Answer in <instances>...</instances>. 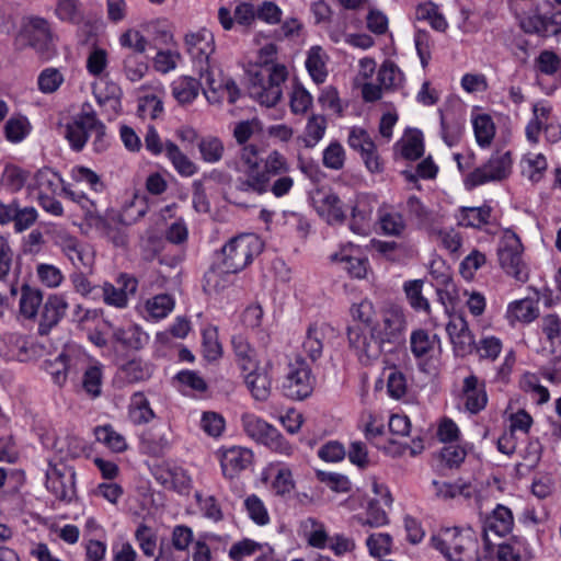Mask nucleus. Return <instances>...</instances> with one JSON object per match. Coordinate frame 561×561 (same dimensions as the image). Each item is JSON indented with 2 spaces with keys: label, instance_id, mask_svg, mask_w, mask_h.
<instances>
[{
  "label": "nucleus",
  "instance_id": "nucleus-1",
  "mask_svg": "<svg viewBox=\"0 0 561 561\" xmlns=\"http://www.w3.org/2000/svg\"><path fill=\"white\" fill-rule=\"evenodd\" d=\"M350 311L353 320L364 325L347 330L348 343L360 357L376 359L404 340L408 323L402 306L389 301L376 309L369 299H363Z\"/></svg>",
  "mask_w": 561,
  "mask_h": 561
},
{
  "label": "nucleus",
  "instance_id": "nucleus-2",
  "mask_svg": "<svg viewBox=\"0 0 561 561\" xmlns=\"http://www.w3.org/2000/svg\"><path fill=\"white\" fill-rule=\"evenodd\" d=\"M260 148L255 144L241 146L239 158L244 167V175L239 176L234 182L238 192H262L266 187L268 175H280L290 171V164L286 157L278 150H272L262 160V168L259 163Z\"/></svg>",
  "mask_w": 561,
  "mask_h": 561
},
{
  "label": "nucleus",
  "instance_id": "nucleus-3",
  "mask_svg": "<svg viewBox=\"0 0 561 561\" xmlns=\"http://www.w3.org/2000/svg\"><path fill=\"white\" fill-rule=\"evenodd\" d=\"M432 546L446 561H488L476 557L478 540L471 528L445 527L431 538Z\"/></svg>",
  "mask_w": 561,
  "mask_h": 561
},
{
  "label": "nucleus",
  "instance_id": "nucleus-4",
  "mask_svg": "<svg viewBox=\"0 0 561 561\" xmlns=\"http://www.w3.org/2000/svg\"><path fill=\"white\" fill-rule=\"evenodd\" d=\"M250 96L266 107L275 106L282 99L283 85L288 77L284 65H261L249 72Z\"/></svg>",
  "mask_w": 561,
  "mask_h": 561
},
{
  "label": "nucleus",
  "instance_id": "nucleus-5",
  "mask_svg": "<svg viewBox=\"0 0 561 561\" xmlns=\"http://www.w3.org/2000/svg\"><path fill=\"white\" fill-rule=\"evenodd\" d=\"M241 423L245 434L257 444L283 456L289 457L294 454V446L285 439L280 432L257 415L245 413L241 417Z\"/></svg>",
  "mask_w": 561,
  "mask_h": 561
},
{
  "label": "nucleus",
  "instance_id": "nucleus-6",
  "mask_svg": "<svg viewBox=\"0 0 561 561\" xmlns=\"http://www.w3.org/2000/svg\"><path fill=\"white\" fill-rule=\"evenodd\" d=\"M263 250L260 238L253 233L237 236L227 242L221 250V263L228 271L239 273L248 266L253 257Z\"/></svg>",
  "mask_w": 561,
  "mask_h": 561
},
{
  "label": "nucleus",
  "instance_id": "nucleus-7",
  "mask_svg": "<svg viewBox=\"0 0 561 561\" xmlns=\"http://www.w3.org/2000/svg\"><path fill=\"white\" fill-rule=\"evenodd\" d=\"M497 259L505 273L520 283L528 279V267L523 260V244L512 230H504L497 245Z\"/></svg>",
  "mask_w": 561,
  "mask_h": 561
},
{
  "label": "nucleus",
  "instance_id": "nucleus-8",
  "mask_svg": "<svg viewBox=\"0 0 561 561\" xmlns=\"http://www.w3.org/2000/svg\"><path fill=\"white\" fill-rule=\"evenodd\" d=\"M314 381L309 364L298 355L288 363L282 388L286 397L304 400L312 393Z\"/></svg>",
  "mask_w": 561,
  "mask_h": 561
},
{
  "label": "nucleus",
  "instance_id": "nucleus-9",
  "mask_svg": "<svg viewBox=\"0 0 561 561\" xmlns=\"http://www.w3.org/2000/svg\"><path fill=\"white\" fill-rule=\"evenodd\" d=\"M512 165L511 152L496 150L484 164L466 176L465 185L467 188H473L489 182L502 181L511 174Z\"/></svg>",
  "mask_w": 561,
  "mask_h": 561
},
{
  "label": "nucleus",
  "instance_id": "nucleus-10",
  "mask_svg": "<svg viewBox=\"0 0 561 561\" xmlns=\"http://www.w3.org/2000/svg\"><path fill=\"white\" fill-rule=\"evenodd\" d=\"M184 44L194 66L199 71L203 80V72H213L210 69V56L215 51L214 35L207 28H201L185 35Z\"/></svg>",
  "mask_w": 561,
  "mask_h": 561
},
{
  "label": "nucleus",
  "instance_id": "nucleus-11",
  "mask_svg": "<svg viewBox=\"0 0 561 561\" xmlns=\"http://www.w3.org/2000/svg\"><path fill=\"white\" fill-rule=\"evenodd\" d=\"M25 38L27 45L32 47L42 58L49 59L53 54V33L47 20L41 16H30L23 24L20 36Z\"/></svg>",
  "mask_w": 561,
  "mask_h": 561
},
{
  "label": "nucleus",
  "instance_id": "nucleus-12",
  "mask_svg": "<svg viewBox=\"0 0 561 561\" xmlns=\"http://www.w3.org/2000/svg\"><path fill=\"white\" fill-rule=\"evenodd\" d=\"M331 262L341 267L353 278L366 277L369 262L362 248L352 242L341 244L339 250L330 255Z\"/></svg>",
  "mask_w": 561,
  "mask_h": 561
},
{
  "label": "nucleus",
  "instance_id": "nucleus-13",
  "mask_svg": "<svg viewBox=\"0 0 561 561\" xmlns=\"http://www.w3.org/2000/svg\"><path fill=\"white\" fill-rule=\"evenodd\" d=\"M221 471L225 478L233 479L253 462L251 449L241 446H231L218 450Z\"/></svg>",
  "mask_w": 561,
  "mask_h": 561
},
{
  "label": "nucleus",
  "instance_id": "nucleus-14",
  "mask_svg": "<svg viewBox=\"0 0 561 561\" xmlns=\"http://www.w3.org/2000/svg\"><path fill=\"white\" fill-rule=\"evenodd\" d=\"M76 472L72 468L51 467L47 471L46 486L56 499L71 501L76 494Z\"/></svg>",
  "mask_w": 561,
  "mask_h": 561
},
{
  "label": "nucleus",
  "instance_id": "nucleus-15",
  "mask_svg": "<svg viewBox=\"0 0 561 561\" xmlns=\"http://www.w3.org/2000/svg\"><path fill=\"white\" fill-rule=\"evenodd\" d=\"M205 88L204 95L209 103H220L227 99L230 104L237 102L240 96V90L232 79L216 78L213 72H203Z\"/></svg>",
  "mask_w": 561,
  "mask_h": 561
},
{
  "label": "nucleus",
  "instance_id": "nucleus-16",
  "mask_svg": "<svg viewBox=\"0 0 561 561\" xmlns=\"http://www.w3.org/2000/svg\"><path fill=\"white\" fill-rule=\"evenodd\" d=\"M243 381L252 398L256 401H266L272 393L271 363L264 366L257 365L242 371Z\"/></svg>",
  "mask_w": 561,
  "mask_h": 561
},
{
  "label": "nucleus",
  "instance_id": "nucleus-17",
  "mask_svg": "<svg viewBox=\"0 0 561 561\" xmlns=\"http://www.w3.org/2000/svg\"><path fill=\"white\" fill-rule=\"evenodd\" d=\"M446 331L457 355L465 356L474 350V336L462 314L450 316Z\"/></svg>",
  "mask_w": 561,
  "mask_h": 561
},
{
  "label": "nucleus",
  "instance_id": "nucleus-18",
  "mask_svg": "<svg viewBox=\"0 0 561 561\" xmlns=\"http://www.w3.org/2000/svg\"><path fill=\"white\" fill-rule=\"evenodd\" d=\"M117 284L118 287L111 283H104L100 287L99 296H102L104 302L108 306L125 308L128 304V297L136 293L138 282L130 275L121 274L117 278Z\"/></svg>",
  "mask_w": 561,
  "mask_h": 561
},
{
  "label": "nucleus",
  "instance_id": "nucleus-19",
  "mask_svg": "<svg viewBox=\"0 0 561 561\" xmlns=\"http://www.w3.org/2000/svg\"><path fill=\"white\" fill-rule=\"evenodd\" d=\"M334 336V329L324 322H314L308 325L301 343L302 352L316 362L322 356L325 342Z\"/></svg>",
  "mask_w": 561,
  "mask_h": 561
},
{
  "label": "nucleus",
  "instance_id": "nucleus-20",
  "mask_svg": "<svg viewBox=\"0 0 561 561\" xmlns=\"http://www.w3.org/2000/svg\"><path fill=\"white\" fill-rule=\"evenodd\" d=\"M94 228L102 237L111 241L115 247H125L127 244V234L121 224V215L108 214L102 216L98 214L88 224Z\"/></svg>",
  "mask_w": 561,
  "mask_h": 561
},
{
  "label": "nucleus",
  "instance_id": "nucleus-21",
  "mask_svg": "<svg viewBox=\"0 0 561 561\" xmlns=\"http://www.w3.org/2000/svg\"><path fill=\"white\" fill-rule=\"evenodd\" d=\"M461 392L465 408L470 413L477 414L486 407L485 383L477 376L470 375L463 379Z\"/></svg>",
  "mask_w": 561,
  "mask_h": 561
},
{
  "label": "nucleus",
  "instance_id": "nucleus-22",
  "mask_svg": "<svg viewBox=\"0 0 561 561\" xmlns=\"http://www.w3.org/2000/svg\"><path fill=\"white\" fill-rule=\"evenodd\" d=\"M380 230L386 236L401 237L407 230V220L398 207L383 203L377 210Z\"/></svg>",
  "mask_w": 561,
  "mask_h": 561
},
{
  "label": "nucleus",
  "instance_id": "nucleus-23",
  "mask_svg": "<svg viewBox=\"0 0 561 561\" xmlns=\"http://www.w3.org/2000/svg\"><path fill=\"white\" fill-rule=\"evenodd\" d=\"M514 526V517L511 510L499 504L483 520V534L489 541L491 534L503 537L511 533Z\"/></svg>",
  "mask_w": 561,
  "mask_h": 561
},
{
  "label": "nucleus",
  "instance_id": "nucleus-24",
  "mask_svg": "<svg viewBox=\"0 0 561 561\" xmlns=\"http://www.w3.org/2000/svg\"><path fill=\"white\" fill-rule=\"evenodd\" d=\"M67 309L68 302L62 295H50L44 305L38 327L39 333L47 334L64 318Z\"/></svg>",
  "mask_w": 561,
  "mask_h": 561
},
{
  "label": "nucleus",
  "instance_id": "nucleus-25",
  "mask_svg": "<svg viewBox=\"0 0 561 561\" xmlns=\"http://www.w3.org/2000/svg\"><path fill=\"white\" fill-rule=\"evenodd\" d=\"M56 244L73 266L79 268L80 266L88 267L91 264L84 247L77 237L59 232L56 236Z\"/></svg>",
  "mask_w": 561,
  "mask_h": 561
},
{
  "label": "nucleus",
  "instance_id": "nucleus-26",
  "mask_svg": "<svg viewBox=\"0 0 561 561\" xmlns=\"http://www.w3.org/2000/svg\"><path fill=\"white\" fill-rule=\"evenodd\" d=\"M440 340L437 334H431L424 329L412 331L410 335V350L419 360H426L434 355Z\"/></svg>",
  "mask_w": 561,
  "mask_h": 561
},
{
  "label": "nucleus",
  "instance_id": "nucleus-27",
  "mask_svg": "<svg viewBox=\"0 0 561 561\" xmlns=\"http://www.w3.org/2000/svg\"><path fill=\"white\" fill-rule=\"evenodd\" d=\"M539 313L537 300L523 298L508 304L505 317L513 325L516 322L530 323L539 317Z\"/></svg>",
  "mask_w": 561,
  "mask_h": 561
},
{
  "label": "nucleus",
  "instance_id": "nucleus-28",
  "mask_svg": "<svg viewBox=\"0 0 561 561\" xmlns=\"http://www.w3.org/2000/svg\"><path fill=\"white\" fill-rule=\"evenodd\" d=\"M492 207L483 204L479 207H460L456 218L458 225L466 228L481 229L492 224Z\"/></svg>",
  "mask_w": 561,
  "mask_h": 561
},
{
  "label": "nucleus",
  "instance_id": "nucleus-29",
  "mask_svg": "<svg viewBox=\"0 0 561 561\" xmlns=\"http://www.w3.org/2000/svg\"><path fill=\"white\" fill-rule=\"evenodd\" d=\"M401 209L407 224L410 222L417 228L424 227L431 221L432 213L430 208L415 195H410L407 199L400 203Z\"/></svg>",
  "mask_w": 561,
  "mask_h": 561
},
{
  "label": "nucleus",
  "instance_id": "nucleus-30",
  "mask_svg": "<svg viewBox=\"0 0 561 561\" xmlns=\"http://www.w3.org/2000/svg\"><path fill=\"white\" fill-rule=\"evenodd\" d=\"M232 351L236 363L241 371L249 370L260 365L255 348L249 343L242 334H236L231 339Z\"/></svg>",
  "mask_w": 561,
  "mask_h": 561
},
{
  "label": "nucleus",
  "instance_id": "nucleus-31",
  "mask_svg": "<svg viewBox=\"0 0 561 561\" xmlns=\"http://www.w3.org/2000/svg\"><path fill=\"white\" fill-rule=\"evenodd\" d=\"M328 54L321 46H312L307 53L306 68L316 83H323L328 77Z\"/></svg>",
  "mask_w": 561,
  "mask_h": 561
},
{
  "label": "nucleus",
  "instance_id": "nucleus-32",
  "mask_svg": "<svg viewBox=\"0 0 561 561\" xmlns=\"http://www.w3.org/2000/svg\"><path fill=\"white\" fill-rule=\"evenodd\" d=\"M236 272H230L225 264H214L205 274L204 288L210 293H220L228 288L234 280Z\"/></svg>",
  "mask_w": 561,
  "mask_h": 561
},
{
  "label": "nucleus",
  "instance_id": "nucleus-33",
  "mask_svg": "<svg viewBox=\"0 0 561 561\" xmlns=\"http://www.w3.org/2000/svg\"><path fill=\"white\" fill-rule=\"evenodd\" d=\"M530 557L529 545L524 538L514 537L497 546L496 558L499 561H523Z\"/></svg>",
  "mask_w": 561,
  "mask_h": 561
},
{
  "label": "nucleus",
  "instance_id": "nucleus-34",
  "mask_svg": "<svg viewBox=\"0 0 561 561\" xmlns=\"http://www.w3.org/2000/svg\"><path fill=\"white\" fill-rule=\"evenodd\" d=\"M113 336L124 347L136 351L142 348L149 342V335L136 324L116 328Z\"/></svg>",
  "mask_w": 561,
  "mask_h": 561
},
{
  "label": "nucleus",
  "instance_id": "nucleus-35",
  "mask_svg": "<svg viewBox=\"0 0 561 561\" xmlns=\"http://www.w3.org/2000/svg\"><path fill=\"white\" fill-rule=\"evenodd\" d=\"M202 85L205 88L204 81L201 83L192 77L183 76L172 82L171 89L179 103L190 104L197 98Z\"/></svg>",
  "mask_w": 561,
  "mask_h": 561
},
{
  "label": "nucleus",
  "instance_id": "nucleus-36",
  "mask_svg": "<svg viewBox=\"0 0 561 561\" xmlns=\"http://www.w3.org/2000/svg\"><path fill=\"white\" fill-rule=\"evenodd\" d=\"M319 203L318 211L325 217L329 224H342L345 220L346 215L336 194L332 192L323 193Z\"/></svg>",
  "mask_w": 561,
  "mask_h": 561
},
{
  "label": "nucleus",
  "instance_id": "nucleus-37",
  "mask_svg": "<svg viewBox=\"0 0 561 561\" xmlns=\"http://www.w3.org/2000/svg\"><path fill=\"white\" fill-rule=\"evenodd\" d=\"M62 353L66 367V381L68 379L77 380L79 375L90 365L91 360L89 356L77 347H66Z\"/></svg>",
  "mask_w": 561,
  "mask_h": 561
},
{
  "label": "nucleus",
  "instance_id": "nucleus-38",
  "mask_svg": "<svg viewBox=\"0 0 561 561\" xmlns=\"http://www.w3.org/2000/svg\"><path fill=\"white\" fill-rule=\"evenodd\" d=\"M128 416L136 425L147 424L154 419V412L142 392H135L130 397Z\"/></svg>",
  "mask_w": 561,
  "mask_h": 561
},
{
  "label": "nucleus",
  "instance_id": "nucleus-39",
  "mask_svg": "<svg viewBox=\"0 0 561 561\" xmlns=\"http://www.w3.org/2000/svg\"><path fill=\"white\" fill-rule=\"evenodd\" d=\"M165 156L182 176H192L197 172L196 164L170 140L165 141Z\"/></svg>",
  "mask_w": 561,
  "mask_h": 561
},
{
  "label": "nucleus",
  "instance_id": "nucleus-40",
  "mask_svg": "<svg viewBox=\"0 0 561 561\" xmlns=\"http://www.w3.org/2000/svg\"><path fill=\"white\" fill-rule=\"evenodd\" d=\"M175 301L168 294L156 295L149 298L144 306L146 318L151 320H161L165 318L174 308Z\"/></svg>",
  "mask_w": 561,
  "mask_h": 561
},
{
  "label": "nucleus",
  "instance_id": "nucleus-41",
  "mask_svg": "<svg viewBox=\"0 0 561 561\" xmlns=\"http://www.w3.org/2000/svg\"><path fill=\"white\" fill-rule=\"evenodd\" d=\"M472 126L477 144L481 148L491 146L495 136V125L488 114H479L472 119Z\"/></svg>",
  "mask_w": 561,
  "mask_h": 561
},
{
  "label": "nucleus",
  "instance_id": "nucleus-42",
  "mask_svg": "<svg viewBox=\"0 0 561 561\" xmlns=\"http://www.w3.org/2000/svg\"><path fill=\"white\" fill-rule=\"evenodd\" d=\"M121 376L129 383L148 380L152 375V366L141 359H131L121 367Z\"/></svg>",
  "mask_w": 561,
  "mask_h": 561
},
{
  "label": "nucleus",
  "instance_id": "nucleus-43",
  "mask_svg": "<svg viewBox=\"0 0 561 561\" xmlns=\"http://www.w3.org/2000/svg\"><path fill=\"white\" fill-rule=\"evenodd\" d=\"M35 181L39 194L54 195L59 190L62 192V187H66L62 178L49 168L38 170L35 175Z\"/></svg>",
  "mask_w": 561,
  "mask_h": 561
},
{
  "label": "nucleus",
  "instance_id": "nucleus-44",
  "mask_svg": "<svg viewBox=\"0 0 561 561\" xmlns=\"http://www.w3.org/2000/svg\"><path fill=\"white\" fill-rule=\"evenodd\" d=\"M377 80L383 89L391 90L402 84L404 76L393 61L386 60L378 70Z\"/></svg>",
  "mask_w": 561,
  "mask_h": 561
},
{
  "label": "nucleus",
  "instance_id": "nucleus-45",
  "mask_svg": "<svg viewBox=\"0 0 561 561\" xmlns=\"http://www.w3.org/2000/svg\"><path fill=\"white\" fill-rule=\"evenodd\" d=\"M415 14L417 20L427 21L438 32H444L448 26L446 19L438 11V7L432 1L419 4Z\"/></svg>",
  "mask_w": 561,
  "mask_h": 561
},
{
  "label": "nucleus",
  "instance_id": "nucleus-46",
  "mask_svg": "<svg viewBox=\"0 0 561 561\" xmlns=\"http://www.w3.org/2000/svg\"><path fill=\"white\" fill-rule=\"evenodd\" d=\"M198 150L205 162L217 163L224 157L225 145L222 140L216 136H206L199 140Z\"/></svg>",
  "mask_w": 561,
  "mask_h": 561
},
{
  "label": "nucleus",
  "instance_id": "nucleus-47",
  "mask_svg": "<svg viewBox=\"0 0 561 561\" xmlns=\"http://www.w3.org/2000/svg\"><path fill=\"white\" fill-rule=\"evenodd\" d=\"M31 128V124L25 116H12L4 124V135L10 142L18 144L27 137Z\"/></svg>",
  "mask_w": 561,
  "mask_h": 561
},
{
  "label": "nucleus",
  "instance_id": "nucleus-48",
  "mask_svg": "<svg viewBox=\"0 0 561 561\" xmlns=\"http://www.w3.org/2000/svg\"><path fill=\"white\" fill-rule=\"evenodd\" d=\"M523 173L533 182H539L548 168V162L542 153H528L522 160Z\"/></svg>",
  "mask_w": 561,
  "mask_h": 561
},
{
  "label": "nucleus",
  "instance_id": "nucleus-49",
  "mask_svg": "<svg viewBox=\"0 0 561 561\" xmlns=\"http://www.w3.org/2000/svg\"><path fill=\"white\" fill-rule=\"evenodd\" d=\"M95 437L99 443L104 444L115 453H122L127 448L125 437L117 433L111 425L96 427Z\"/></svg>",
  "mask_w": 561,
  "mask_h": 561
},
{
  "label": "nucleus",
  "instance_id": "nucleus-50",
  "mask_svg": "<svg viewBox=\"0 0 561 561\" xmlns=\"http://www.w3.org/2000/svg\"><path fill=\"white\" fill-rule=\"evenodd\" d=\"M327 121L324 116L313 114L309 117L306 128L304 144L307 148L314 147L324 136Z\"/></svg>",
  "mask_w": 561,
  "mask_h": 561
},
{
  "label": "nucleus",
  "instance_id": "nucleus-51",
  "mask_svg": "<svg viewBox=\"0 0 561 561\" xmlns=\"http://www.w3.org/2000/svg\"><path fill=\"white\" fill-rule=\"evenodd\" d=\"M43 301V296L39 289L32 288L27 285L22 287L20 310L21 313L26 318H33L36 316L38 308Z\"/></svg>",
  "mask_w": 561,
  "mask_h": 561
},
{
  "label": "nucleus",
  "instance_id": "nucleus-52",
  "mask_svg": "<svg viewBox=\"0 0 561 561\" xmlns=\"http://www.w3.org/2000/svg\"><path fill=\"white\" fill-rule=\"evenodd\" d=\"M294 187V179L287 173L280 175H268L266 187L264 191L260 192H250L251 194L263 195L267 192H271L275 197L280 198L289 194L291 188Z\"/></svg>",
  "mask_w": 561,
  "mask_h": 561
},
{
  "label": "nucleus",
  "instance_id": "nucleus-53",
  "mask_svg": "<svg viewBox=\"0 0 561 561\" xmlns=\"http://www.w3.org/2000/svg\"><path fill=\"white\" fill-rule=\"evenodd\" d=\"M102 378V366L99 364L90 363V365L82 373L83 390L92 398L99 397L101 394Z\"/></svg>",
  "mask_w": 561,
  "mask_h": 561
},
{
  "label": "nucleus",
  "instance_id": "nucleus-54",
  "mask_svg": "<svg viewBox=\"0 0 561 561\" xmlns=\"http://www.w3.org/2000/svg\"><path fill=\"white\" fill-rule=\"evenodd\" d=\"M55 12L64 22L80 24L83 21L81 4L78 0H57Z\"/></svg>",
  "mask_w": 561,
  "mask_h": 561
},
{
  "label": "nucleus",
  "instance_id": "nucleus-55",
  "mask_svg": "<svg viewBox=\"0 0 561 561\" xmlns=\"http://www.w3.org/2000/svg\"><path fill=\"white\" fill-rule=\"evenodd\" d=\"M422 287H423V280H421V279L409 280V282L404 283V286H403L410 306L415 311L428 312L430 311V302L423 296Z\"/></svg>",
  "mask_w": 561,
  "mask_h": 561
},
{
  "label": "nucleus",
  "instance_id": "nucleus-56",
  "mask_svg": "<svg viewBox=\"0 0 561 561\" xmlns=\"http://www.w3.org/2000/svg\"><path fill=\"white\" fill-rule=\"evenodd\" d=\"M135 539L146 557L151 558L154 556L158 540L154 529L146 524H139L135 531Z\"/></svg>",
  "mask_w": 561,
  "mask_h": 561
},
{
  "label": "nucleus",
  "instance_id": "nucleus-57",
  "mask_svg": "<svg viewBox=\"0 0 561 561\" xmlns=\"http://www.w3.org/2000/svg\"><path fill=\"white\" fill-rule=\"evenodd\" d=\"M381 501L378 499H371L368 503V507L365 517L358 516L357 520L363 526L380 527L388 523V516L382 507Z\"/></svg>",
  "mask_w": 561,
  "mask_h": 561
},
{
  "label": "nucleus",
  "instance_id": "nucleus-58",
  "mask_svg": "<svg viewBox=\"0 0 561 561\" xmlns=\"http://www.w3.org/2000/svg\"><path fill=\"white\" fill-rule=\"evenodd\" d=\"M141 55L137 53L128 54L124 58V72L133 82L142 79L148 70V65Z\"/></svg>",
  "mask_w": 561,
  "mask_h": 561
},
{
  "label": "nucleus",
  "instance_id": "nucleus-59",
  "mask_svg": "<svg viewBox=\"0 0 561 561\" xmlns=\"http://www.w3.org/2000/svg\"><path fill=\"white\" fill-rule=\"evenodd\" d=\"M322 163L330 170H341L345 163V150L343 146L337 141L331 142L323 150Z\"/></svg>",
  "mask_w": 561,
  "mask_h": 561
},
{
  "label": "nucleus",
  "instance_id": "nucleus-60",
  "mask_svg": "<svg viewBox=\"0 0 561 561\" xmlns=\"http://www.w3.org/2000/svg\"><path fill=\"white\" fill-rule=\"evenodd\" d=\"M62 82L64 76L56 68L44 69L37 78L38 89L45 94L54 93L57 91Z\"/></svg>",
  "mask_w": 561,
  "mask_h": 561
},
{
  "label": "nucleus",
  "instance_id": "nucleus-61",
  "mask_svg": "<svg viewBox=\"0 0 561 561\" xmlns=\"http://www.w3.org/2000/svg\"><path fill=\"white\" fill-rule=\"evenodd\" d=\"M202 347L205 358L216 360L221 356V345L218 341L217 330L206 328L202 332Z\"/></svg>",
  "mask_w": 561,
  "mask_h": 561
},
{
  "label": "nucleus",
  "instance_id": "nucleus-62",
  "mask_svg": "<svg viewBox=\"0 0 561 561\" xmlns=\"http://www.w3.org/2000/svg\"><path fill=\"white\" fill-rule=\"evenodd\" d=\"M541 330L551 346H561V319L556 313H549L541 319Z\"/></svg>",
  "mask_w": 561,
  "mask_h": 561
},
{
  "label": "nucleus",
  "instance_id": "nucleus-63",
  "mask_svg": "<svg viewBox=\"0 0 561 561\" xmlns=\"http://www.w3.org/2000/svg\"><path fill=\"white\" fill-rule=\"evenodd\" d=\"M163 112L162 101L156 95H146L139 99L137 113L141 118H158Z\"/></svg>",
  "mask_w": 561,
  "mask_h": 561
},
{
  "label": "nucleus",
  "instance_id": "nucleus-64",
  "mask_svg": "<svg viewBox=\"0 0 561 561\" xmlns=\"http://www.w3.org/2000/svg\"><path fill=\"white\" fill-rule=\"evenodd\" d=\"M535 64L540 73L553 76L561 69V57L552 50H542Z\"/></svg>",
  "mask_w": 561,
  "mask_h": 561
}]
</instances>
